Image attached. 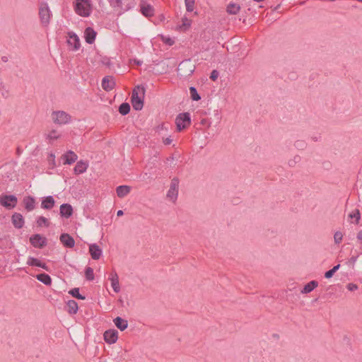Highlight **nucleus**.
Here are the masks:
<instances>
[{"mask_svg":"<svg viewBox=\"0 0 362 362\" xmlns=\"http://www.w3.org/2000/svg\"><path fill=\"white\" fill-rule=\"evenodd\" d=\"M301 160V158L300 156H295L293 158L288 160V164L291 167H293L296 165V163H299Z\"/></svg>","mask_w":362,"mask_h":362,"instance_id":"41","label":"nucleus"},{"mask_svg":"<svg viewBox=\"0 0 362 362\" xmlns=\"http://www.w3.org/2000/svg\"><path fill=\"white\" fill-rule=\"evenodd\" d=\"M273 337L276 338V339H279V336L278 334H273Z\"/></svg>","mask_w":362,"mask_h":362,"instance_id":"52","label":"nucleus"},{"mask_svg":"<svg viewBox=\"0 0 362 362\" xmlns=\"http://www.w3.org/2000/svg\"><path fill=\"white\" fill-rule=\"evenodd\" d=\"M37 224L40 227L42 226L48 227L49 226V222L47 218L44 216H40L37 219Z\"/></svg>","mask_w":362,"mask_h":362,"instance_id":"36","label":"nucleus"},{"mask_svg":"<svg viewBox=\"0 0 362 362\" xmlns=\"http://www.w3.org/2000/svg\"><path fill=\"white\" fill-rule=\"evenodd\" d=\"M320 139H321V136L320 134H316V135H314V136H311V139L313 141H318L320 140Z\"/></svg>","mask_w":362,"mask_h":362,"instance_id":"47","label":"nucleus"},{"mask_svg":"<svg viewBox=\"0 0 362 362\" xmlns=\"http://www.w3.org/2000/svg\"><path fill=\"white\" fill-rule=\"evenodd\" d=\"M64 164L71 165L76 162L78 158L77 155L72 151H69L62 156Z\"/></svg>","mask_w":362,"mask_h":362,"instance_id":"18","label":"nucleus"},{"mask_svg":"<svg viewBox=\"0 0 362 362\" xmlns=\"http://www.w3.org/2000/svg\"><path fill=\"white\" fill-rule=\"evenodd\" d=\"M89 252L94 260L99 259L103 254L101 248L95 243L89 245Z\"/></svg>","mask_w":362,"mask_h":362,"instance_id":"13","label":"nucleus"},{"mask_svg":"<svg viewBox=\"0 0 362 362\" xmlns=\"http://www.w3.org/2000/svg\"><path fill=\"white\" fill-rule=\"evenodd\" d=\"M357 240L359 241V243L361 244H362V230H360L358 233H357Z\"/></svg>","mask_w":362,"mask_h":362,"instance_id":"48","label":"nucleus"},{"mask_svg":"<svg viewBox=\"0 0 362 362\" xmlns=\"http://www.w3.org/2000/svg\"><path fill=\"white\" fill-rule=\"evenodd\" d=\"M88 167V164L83 160H79L76 163L74 171L76 175L82 174L85 173Z\"/></svg>","mask_w":362,"mask_h":362,"instance_id":"22","label":"nucleus"},{"mask_svg":"<svg viewBox=\"0 0 362 362\" xmlns=\"http://www.w3.org/2000/svg\"><path fill=\"white\" fill-rule=\"evenodd\" d=\"M145 89L144 87L137 86L132 91L131 102L135 110H141L144 107V99Z\"/></svg>","mask_w":362,"mask_h":362,"instance_id":"1","label":"nucleus"},{"mask_svg":"<svg viewBox=\"0 0 362 362\" xmlns=\"http://www.w3.org/2000/svg\"><path fill=\"white\" fill-rule=\"evenodd\" d=\"M116 83L112 76H106L102 80L101 86L105 91H110L115 87Z\"/></svg>","mask_w":362,"mask_h":362,"instance_id":"12","label":"nucleus"},{"mask_svg":"<svg viewBox=\"0 0 362 362\" xmlns=\"http://www.w3.org/2000/svg\"><path fill=\"white\" fill-rule=\"evenodd\" d=\"M52 119L55 124L64 125L70 122L71 117L64 111H54Z\"/></svg>","mask_w":362,"mask_h":362,"instance_id":"4","label":"nucleus"},{"mask_svg":"<svg viewBox=\"0 0 362 362\" xmlns=\"http://www.w3.org/2000/svg\"><path fill=\"white\" fill-rule=\"evenodd\" d=\"M194 0H185V4L187 12L193 11L194 8Z\"/></svg>","mask_w":362,"mask_h":362,"instance_id":"38","label":"nucleus"},{"mask_svg":"<svg viewBox=\"0 0 362 362\" xmlns=\"http://www.w3.org/2000/svg\"><path fill=\"white\" fill-rule=\"evenodd\" d=\"M189 93L191 95V98L194 101H198L201 99L200 95L197 93V90L195 87L191 86L189 88Z\"/></svg>","mask_w":362,"mask_h":362,"instance_id":"34","label":"nucleus"},{"mask_svg":"<svg viewBox=\"0 0 362 362\" xmlns=\"http://www.w3.org/2000/svg\"><path fill=\"white\" fill-rule=\"evenodd\" d=\"M347 288L349 291H354L358 289V286L355 284H349Z\"/></svg>","mask_w":362,"mask_h":362,"instance_id":"44","label":"nucleus"},{"mask_svg":"<svg viewBox=\"0 0 362 362\" xmlns=\"http://www.w3.org/2000/svg\"><path fill=\"white\" fill-rule=\"evenodd\" d=\"M12 223L16 228H21L24 225L23 216L19 213H15L12 216Z\"/></svg>","mask_w":362,"mask_h":362,"instance_id":"20","label":"nucleus"},{"mask_svg":"<svg viewBox=\"0 0 362 362\" xmlns=\"http://www.w3.org/2000/svg\"><path fill=\"white\" fill-rule=\"evenodd\" d=\"M334 273L333 272V271H332V269H330V270H329V271H327V272H325V277L326 279H330L331 277H332V276L334 275Z\"/></svg>","mask_w":362,"mask_h":362,"instance_id":"46","label":"nucleus"},{"mask_svg":"<svg viewBox=\"0 0 362 362\" xmlns=\"http://www.w3.org/2000/svg\"><path fill=\"white\" fill-rule=\"evenodd\" d=\"M54 203L52 196H47L42 201L41 207L44 209H51L54 206Z\"/></svg>","mask_w":362,"mask_h":362,"instance_id":"23","label":"nucleus"},{"mask_svg":"<svg viewBox=\"0 0 362 362\" xmlns=\"http://www.w3.org/2000/svg\"><path fill=\"white\" fill-rule=\"evenodd\" d=\"M352 259H353L354 262H356V258H352Z\"/></svg>","mask_w":362,"mask_h":362,"instance_id":"55","label":"nucleus"},{"mask_svg":"<svg viewBox=\"0 0 362 362\" xmlns=\"http://www.w3.org/2000/svg\"><path fill=\"white\" fill-rule=\"evenodd\" d=\"M141 12L146 17H151L154 15V8L153 7L145 2H141Z\"/></svg>","mask_w":362,"mask_h":362,"instance_id":"17","label":"nucleus"},{"mask_svg":"<svg viewBox=\"0 0 362 362\" xmlns=\"http://www.w3.org/2000/svg\"><path fill=\"white\" fill-rule=\"evenodd\" d=\"M179 189V180L177 177L172 179L170 188L167 192V198L175 203L177 199Z\"/></svg>","mask_w":362,"mask_h":362,"instance_id":"7","label":"nucleus"},{"mask_svg":"<svg viewBox=\"0 0 362 362\" xmlns=\"http://www.w3.org/2000/svg\"><path fill=\"white\" fill-rule=\"evenodd\" d=\"M66 43L69 49L71 51H77L81 47V42L78 36L74 32H69L67 34Z\"/></svg>","mask_w":362,"mask_h":362,"instance_id":"9","label":"nucleus"},{"mask_svg":"<svg viewBox=\"0 0 362 362\" xmlns=\"http://www.w3.org/2000/svg\"><path fill=\"white\" fill-rule=\"evenodd\" d=\"M136 64H137L138 65H141V62L136 61Z\"/></svg>","mask_w":362,"mask_h":362,"instance_id":"53","label":"nucleus"},{"mask_svg":"<svg viewBox=\"0 0 362 362\" xmlns=\"http://www.w3.org/2000/svg\"><path fill=\"white\" fill-rule=\"evenodd\" d=\"M109 2L112 8L119 9L120 11L122 10V0H109Z\"/></svg>","mask_w":362,"mask_h":362,"instance_id":"35","label":"nucleus"},{"mask_svg":"<svg viewBox=\"0 0 362 362\" xmlns=\"http://www.w3.org/2000/svg\"><path fill=\"white\" fill-rule=\"evenodd\" d=\"M17 202L18 199L15 195H0V204L8 209L15 208L17 204Z\"/></svg>","mask_w":362,"mask_h":362,"instance_id":"8","label":"nucleus"},{"mask_svg":"<svg viewBox=\"0 0 362 362\" xmlns=\"http://www.w3.org/2000/svg\"><path fill=\"white\" fill-rule=\"evenodd\" d=\"M36 278L38 281L43 283L44 284L49 286L52 284L51 277L47 274H40L36 276Z\"/></svg>","mask_w":362,"mask_h":362,"instance_id":"30","label":"nucleus"},{"mask_svg":"<svg viewBox=\"0 0 362 362\" xmlns=\"http://www.w3.org/2000/svg\"><path fill=\"white\" fill-rule=\"evenodd\" d=\"M69 293L71 296H73L74 297H75L78 299H81V300L85 299V296L80 294L78 288H74L71 289V291H69Z\"/></svg>","mask_w":362,"mask_h":362,"instance_id":"37","label":"nucleus"},{"mask_svg":"<svg viewBox=\"0 0 362 362\" xmlns=\"http://www.w3.org/2000/svg\"><path fill=\"white\" fill-rule=\"evenodd\" d=\"M240 10V6L238 4L230 2L226 7V11L230 15H235Z\"/></svg>","mask_w":362,"mask_h":362,"instance_id":"28","label":"nucleus"},{"mask_svg":"<svg viewBox=\"0 0 362 362\" xmlns=\"http://www.w3.org/2000/svg\"><path fill=\"white\" fill-rule=\"evenodd\" d=\"M109 280L111 282V286L115 293L120 291V286L119 283V276L115 272H111Z\"/></svg>","mask_w":362,"mask_h":362,"instance_id":"16","label":"nucleus"},{"mask_svg":"<svg viewBox=\"0 0 362 362\" xmlns=\"http://www.w3.org/2000/svg\"><path fill=\"white\" fill-rule=\"evenodd\" d=\"M3 60H4V62H6V59L5 57H3Z\"/></svg>","mask_w":362,"mask_h":362,"instance_id":"54","label":"nucleus"},{"mask_svg":"<svg viewBox=\"0 0 362 362\" xmlns=\"http://www.w3.org/2000/svg\"><path fill=\"white\" fill-rule=\"evenodd\" d=\"M68 312L70 314H75L78 310V304L76 301L69 300L66 304Z\"/></svg>","mask_w":362,"mask_h":362,"instance_id":"31","label":"nucleus"},{"mask_svg":"<svg viewBox=\"0 0 362 362\" xmlns=\"http://www.w3.org/2000/svg\"><path fill=\"white\" fill-rule=\"evenodd\" d=\"M195 70V64L190 60L186 59L180 63L177 67V75L180 78H187L191 76Z\"/></svg>","mask_w":362,"mask_h":362,"instance_id":"2","label":"nucleus"},{"mask_svg":"<svg viewBox=\"0 0 362 362\" xmlns=\"http://www.w3.org/2000/svg\"><path fill=\"white\" fill-rule=\"evenodd\" d=\"M115 325L120 330L124 331L128 327V321L124 318H113Z\"/></svg>","mask_w":362,"mask_h":362,"instance_id":"24","label":"nucleus"},{"mask_svg":"<svg viewBox=\"0 0 362 362\" xmlns=\"http://www.w3.org/2000/svg\"><path fill=\"white\" fill-rule=\"evenodd\" d=\"M86 278L88 281H93L94 279L93 269L91 267H86L85 271Z\"/></svg>","mask_w":362,"mask_h":362,"instance_id":"39","label":"nucleus"},{"mask_svg":"<svg viewBox=\"0 0 362 362\" xmlns=\"http://www.w3.org/2000/svg\"><path fill=\"white\" fill-rule=\"evenodd\" d=\"M318 286V282L317 281H311L307 284H305L303 288L301 290V293L305 294L310 293L313 291L316 287Z\"/></svg>","mask_w":362,"mask_h":362,"instance_id":"27","label":"nucleus"},{"mask_svg":"<svg viewBox=\"0 0 362 362\" xmlns=\"http://www.w3.org/2000/svg\"><path fill=\"white\" fill-rule=\"evenodd\" d=\"M59 213L62 217L69 218L73 214V208L69 204H62L59 208Z\"/></svg>","mask_w":362,"mask_h":362,"instance_id":"15","label":"nucleus"},{"mask_svg":"<svg viewBox=\"0 0 362 362\" xmlns=\"http://www.w3.org/2000/svg\"><path fill=\"white\" fill-rule=\"evenodd\" d=\"M343 239V234L340 231L335 232L334 235V240L336 244H339Z\"/></svg>","mask_w":362,"mask_h":362,"instance_id":"42","label":"nucleus"},{"mask_svg":"<svg viewBox=\"0 0 362 362\" xmlns=\"http://www.w3.org/2000/svg\"><path fill=\"white\" fill-rule=\"evenodd\" d=\"M131 191V187L128 185H120L116 188L117 195L119 198L126 197Z\"/></svg>","mask_w":362,"mask_h":362,"instance_id":"25","label":"nucleus"},{"mask_svg":"<svg viewBox=\"0 0 362 362\" xmlns=\"http://www.w3.org/2000/svg\"><path fill=\"white\" fill-rule=\"evenodd\" d=\"M123 214H124V213H123V211H122V210H119V211H117V215L118 216H122V215H123Z\"/></svg>","mask_w":362,"mask_h":362,"instance_id":"51","label":"nucleus"},{"mask_svg":"<svg viewBox=\"0 0 362 362\" xmlns=\"http://www.w3.org/2000/svg\"><path fill=\"white\" fill-rule=\"evenodd\" d=\"M349 218H354L355 219V223L358 224L359 223V221L361 219V214L358 209H355L351 213L349 214Z\"/></svg>","mask_w":362,"mask_h":362,"instance_id":"33","label":"nucleus"},{"mask_svg":"<svg viewBox=\"0 0 362 362\" xmlns=\"http://www.w3.org/2000/svg\"><path fill=\"white\" fill-rule=\"evenodd\" d=\"M74 10L80 16H89L92 11L90 0H76Z\"/></svg>","mask_w":362,"mask_h":362,"instance_id":"3","label":"nucleus"},{"mask_svg":"<svg viewBox=\"0 0 362 362\" xmlns=\"http://www.w3.org/2000/svg\"><path fill=\"white\" fill-rule=\"evenodd\" d=\"M130 111V105L127 103H123L119 105V112L122 115H127Z\"/></svg>","mask_w":362,"mask_h":362,"instance_id":"32","label":"nucleus"},{"mask_svg":"<svg viewBox=\"0 0 362 362\" xmlns=\"http://www.w3.org/2000/svg\"><path fill=\"white\" fill-rule=\"evenodd\" d=\"M191 24V21L187 18H182V25L186 27H189Z\"/></svg>","mask_w":362,"mask_h":362,"instance_id":"45","label":"nucleus"},{"mask_svg":"<svg viewBox=\"0 0 362 362\" xmlns=\"http://www.w3.org/2000/svg\"><path fill=\"white\" fill-rule=\"evenodd\" d=\"M25 208L28 211H33L35 207V199L32 197H27L23 200Z\"/></svg>","mask_w":362,"mask_h":362,"instance_id":"26","label":"nucleus"},{"mask_svg":"<svg viewBox=\"0 0 362 362\" xmlns=\"http://www.w3.org/2000/svg\"><path fill=\"white\" fill-rule=\"evenodd\" d=\"M294 146L298 150H304L307 147V144L304 140H298L295 142Z\"/></svg>","mask_w":362,"mask_h":362,"instance_id":"40","label":"nucleus"},{"mask_svg":"<svg viewBox=\"0 0 362 362\" xmlns=\"http://www.w3.org/2000/svg\"><path fill=\"white\" fill-rule=\"evenodd\" d=\"M51 11L47 3H42L39 8V16L42 24L47 26L50 21Z\"/></svg>","mask_w":362,"mask_h":362,"instance_id":"5","label":"nucleus"},{"mask_svg":"<svg viewBox=\"0 0 362 362\" xmlns=\"http://www.w3.org/2000/svg\"><path fill=\"white\" fill-rule=\"evenodd\" d=\"M191 123L190 115L188 112L179 114L175 119L177 129L181 131L189 126Z\"/></svg>","mask_w":362,"mask_h":362,"instance_id":"6","label":"nucleus"},{"mask_svg":"<svg viewBox=\"0 0 362 362\" xmlns=\"http://www.w3.org/2000/svg\"><path fill=\"white\" fill-rule=\"evenodd\" d=\"M60 241L66 247L72 248L75 245L74 239L68 233H63L60 235Z\"/></svg>","mask_w":362,"mask_h":362,"instance_id":"14","label":"nucleus"},{"mask_svg":"<svg viewBox=\"0 0 362 362\" xmlns=\"http://www.w3.org/2000/svg\"><path fill=\"white\" fill-rule=\"evenodd\" d=\"M61 133L57 129H52L45 134V137L49 141H53L61 137Z\"/></svg>","mask_w":362,"mask_h":362,"instance_id":"29","label":"nucleus"},{"mask_svg":"<svg viewBox=\"0 0 362 362\" xmlns=\"http://www.w3.org/2000/svg\"><path fill=\"white\" fill-rule=\"evenodd\" d=\"M172 141H173L172 139H170V137H168L163 140V143L165 145H169L172 143Z\"/></svg>","mask_w":362,"mask_h":362,"instance_id":"49","label":"nucleus"},{"mask_svg":"<svg viewBox=\"0 0 362 362\" xmlns=\"http://www.w3.org/2000/svg\"><path fill=\"white\" fill-rule=\"evenodd\" d=\"M340 267V264H337L336 266H334L332 270L333 271L334 273H335Z\"/></svg>","mask_w":362,"mask_h":362,"instance_id":"50","label":"nucleus"},{"mask_svg":"<svg viewBox=\"0 0 362 362\" xmlns=\"http://www.w3.org/2000/svg\"><path fill=\"white\" fill-rule=\"evenodd\" d=\"M218 76H219L218 71L217 70H213L211 73L210 78L212 81H216L218 78Z\"/></svg>","mask_w":362,"mask_h":362,"instance_id":"43","label":"nucleus"},{"mask_svg":"<svg viewBox=\"0 0 362 362\" xmlns=\"http://www.w3.org/2000/svg\"><path fill=\"white\" fill-rule=\"evenodd\" d=\"M27 264H28L30 266H33V267H41L47 271L48 270V267L45 263H43L40 259L33 257H28V261H27Z\"/></svg>","mask_w":362,"mask_h":362,"instance_id":"21","label":"nucleus"},{"mask_svg":"<svg viewBox=\"0 0 362 362\" xmlns=\"http://www.w3.org/2000/svg\"><path fill=\"white\" fill-rule=\"evenodd\" d=\"M96 34V32L92 28H87L84 31L86 42L88 44H93L95 42Z\"/></svg>","mask_w":362,"mask_h":362,"instance_id":"19","label":"nucleus"},{"mask_svg":"<svg viewBox=\"0 0 362 362\" xmlns=\"http://www.w3.org/2000/svg\"><path fill=\"white\" fill-rule=\"evenodd\" d=\"M31 245L36 248H42L47 244V239L40 234H35L30 238Z\"/></svg>","mask_w":362,"mask_h":362,"instance_id":"11","label":"nucleus"},{"mask_svg":"<svg viewBox=\"0 0 362 362\" xmlns=\"http://www.w3.org/2000/svg\"><path fill=\"white\" fill-rule=\"evenodd\" d=\"M104 341L109 344L116 343L118 339V332L115 329H109L103 334Z\"/></svg>","mask_w":362,"mask_h":362,"instance_id":"10","label":"nucleus"}]
</instances>
